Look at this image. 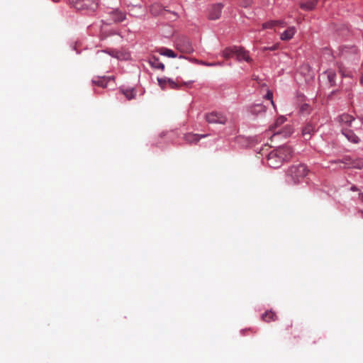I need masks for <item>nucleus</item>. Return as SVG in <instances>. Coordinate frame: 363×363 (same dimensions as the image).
Segmentation results:
<instances>
[{"label":"nucleus","mask_w":363,"mask_h":363,"mask_svg":"<svg viewBox=\"0 0 363 363\" xmlns=\"http://www.w3.org/2000/svg\"><path fill=\"white\" fill-rule=\"evenodd\" d=\"M292 149L286 145L280 146L272 150L267 157V164L272 168L280 167L284 162L289 160L292 157Z\"/></svg>","instance_id":"obj_1"},{"label":"nucleus","mask_w":363,"mask_h":363,"mask_svg":"<svg viewBox=\"0 0 363 363\" xmlns=\"http://www.w3.org/2000/svg\"><path fill=\"white\" fill-rule=\"evenodd\" d=\"M308 169L303 164L291 165L286 172V182L291 184H299L308 174Z\"/></svg>","instance_id":"obj_2"},{"label":"nucleus","mask_w":363,"mask_h":363,"mask_svg":"<svg viewBox=\"0 0 363 363\" xmlns=\"http://www.w3.org/2000/svg\"><path fill=\"white\" fill-rule=\"evenodd\" d=\"M331 164H337L340 168H363V159H352L350 156H345L341 160H333L330 162Z\"/></svg>","instance_id":"obj_3"},{"label":"nucleus","mask_w":363,"mask_h":363,"mask_svg":"<svg viewBox=\"0 0 363 363\" xmlns=\"http://www.w3.org/2000/svg\"><path fill=\"white\" fill-rule=\"evenodd\" d=\"M70 4L78 10H94L97 7L96 0H69Z\"/></svg>","instance_id":"obj_4"},{"label":"nucleus","mask_w":363,"mask_h":363,"mask_svg":"<svg viewBox=\"0 0 363 363\" xmlns=\"http://www.w3.org/2000/svg\"><path fill=\"white\" fill-rule=\"evenodd\" d=\"M205 118L209 123L225 124L227 122V117L223 113L216 111L206 114Z\"/></svg>","instance_id":"obj_5"},{"label":"nucleus","mask_w":363,"mask_h":363,"mask_svg":"<svg viewBox=\"0 0 363 363\" xmlns=\"http://www.w3.org/2000/svg\"><path fill=\"white\" fill-rule=\"evenodd\" d=\"M177 49L183 53H191L194 51L193 46L186 38H182L177 41Z\"/></svg>","instance_id":"obj_6"},{"label":"nucleus","mask_w":363,"mask_h":363,"mask_svg":"<svg viewBox=\"0 0 363 363\" xmlns=\"http://www.w3.org/2000/svg\"><path fill=\"white\" fill-rule=\"evenodd\" d=\"M223 4L218 3L213 4L208 10V18L211 20H217L220 17Z\"/></svg>","instance_id":"obj_7"},{"label":"nucleus","mask_w":363,"mask_h":363,"mask_svg":"<svg viewBox=\"0 0 363 363\" xmlns=\"http://www.w3.org/2000/svg\"><path fill=\"white\" fill-rule=\"evenodd\" d=\"M337 120L340 125L342 126V128L351 127L352 122L355 121L354 118L347 113L340 115Z\"/></svg>","instance_id":"obj_8"},{"label":"nucleus","mask_w":363,"mask_h":363,"mask_svg":"<svg viewBox=\"0 0 363 363\" xmlns=\"http://www.w3.org/2000/svg\"><path fill=\"white\" fill-rule=\"evenodd\" d=\"M234 52L238 60H243L247 62L252 61V58H250L248 55V51L245 50L243 48L235 46Z\"/></svg>","instance_id":"obj_9"},{"label":"nucleus","mask_w":363,"mask_h":363,"mask_svg":"<svg viewBox=\"0 0 363 363\" xmlns=\"http://www.w3.org/2000/svg\"><path fill=\"white\" fill-rule=\"evenodd\" d=\"M342 133L349 141L354 144H357L360 142L359 137L357 136L352 130L348 128H342Z\"/></svg>","instance_id":"obj_10"},{"label":"nucleus","mask_w":363,"mask_h":363,"mask_svg":"<svg viewBox=\"0 0 363 363\" xmlns=\"http://www.w3.org/2000/svg\"><path fill=\"white\" fill-rule=\"evenodd\" d=\"M111 20L114 23H118L125 19V13L118 10H114L109 13Z\"/></svg>","instance_id":"obj_11"},{"label":"nucleus","mask_w":363,"mask_h":363,"mask_svg":"<svg viewBox=\"0 0 363 363\" xmlns=\"http://www.w3.org/2000/svg\"><path fill=\"white\" fill-rule=\"evenodd\" d=\"M315 132V127L311 123H307L302 130V135L305 140L311 139Z\"/></svg>","instance_id":"obj_12"},{"label":"nucleus","mask_w":363,"mask_h":363,"mask_svg":"<svg viewBox=\"0 0 363 363\" xmlns=\"http://www.w3.org/2000/svg\"><path fill=\"white\" fill-rule=\"evenodd\" d=\"M317 4V0H303L300 3V7L305 11L313 10Z\"/></svg>","instance_id":"obj_13"},{"label":"nucleus","mask_w":363,"mask_h":363,"mask_svg":"<svg viewBox=\"0 0 363 363\" xmlns=\"http://www.w3.org/2000/svg\"><path fill=\"white\" fill-rule=\"evenodd\" d=\"M206 135H197L194 133H188L184 135V140L189 143H196L202 138H205Z\"/></svg>","instance_id":"obj_14"},{"label":"nucleus","mask_w":363,"mask_h":363,"mask_svg":"<svg viewBox=\"0 0 363 363\" xmlns=\"http://www.w3.org/2000/svg\"><path fill=\"white\" fill-rule=\"evenodd\" d=\"M296 33V28L294 27H289L281 35V39L282 40H289L291 39Z\"/></svg>","instance_id":"obj_15"},{"label":"nucleus","mask_w":363,"mask_h":363,"mask_svg":"<svg viewBox=\"0 0 363 363\" xmlns=\"http://www.w3.org/2000/svg\"><path fill=\"white\" fill-rule=\"evenodd\" d=\"M266 111V108L261 104H254L250 107V111L254 115H257L261 113H264Z\"/></svg>","instance_id":"obj_16"},{"label":"nucleus","mask_w":363,"mask_h":363,"mask_svg":"<svg viewBox=\"0 0 363 363\" xmlns=\"http://www.w3.org/2000/svg\"><path fill=\"white\" fill-rule=\"evenodd\" d=\"M150 11L151 13L154 16L162 15L163 13L167 12V11L164 10L162 6L159 4H152L150 6Z\"/></svg>","instance_id":"obj_17"},{"label":"nucleus","mask_w":363,"mask_h":363,"mask_svg":"<svg viewBox=\"0 0 363 363\" xmlns=\"http://www.w3.org/2000/svg\"><path fill=\"white\" fill-rule=\"evenodd\" d=\"M277 319V316L275 313L272 311H266L262 315V320L264 322L269 323L270 321H274Z\"/></svg>","instance_id":"obj_18"},{"label":"nucleus","mask_w":363,"mask_h":363,"mask_svg":"<svg viewBox=\"0 0 363 363\" xmlns=\"http://www.w3.org/2000/svg\"><path fill=\"white\" fill-rule=\"evenodd\" d=\"M150 64L151 65L152 67L153 68H155V69H161V70H164V65L163 63H162L160 60L156 57H152L150 59Z\"/></svg>","instance_id":"obj_19"},{"label":"nucleus","mask_w":363,"mask_h":363,"mask_svg":"<svg viewBox=\"0 0 363 363\" xmlns=\"http://www.w3.org/2000/svg\"><path fill=\"white\" fill-rule=\"evenodd\" d=\"M158 82L159 84L162 86V89H164V86L166 84H168L171 89H177L179 87L177 83L170 79H159Z\"/></svg>","instance_id":"obj_20"},{"label":"nucleus","mask_w":363,"mask_h":363,"mask_svg":"<svg viewBox=\"0 0 363 363\" xmlns=\"http://www.w3.org/2000/svg\"><path fill=\"white\" fill-rule=\"evenodd\" d=\"M292 133V129L290 126H286L282 130H278L274 134V137L282 135L284 138H287Z\"/></svg>","instance_id":"obj_21"},{"label":"nucleus","mask_w":363,"mask_h":363,"mask_svg":"<svg viewBox=\"0 0 363 363\" xmlns=\"http://www.w3.org/2000/svg\"><path fill=\"white\" fill-rule=\"evenodd\" d=\"M158 52H160V55L167 56L168 57H177V55L174 53V52L168 48H161L159 49Z\"/></svg>","instance_id":"obj_22"},{"label":"nucleus","mask_w":363,"mask_h":363,"mask_svg":"<svg viewBox=\"0 0 363 363\" xmlns=\"http://www.w3.org/2000/svg\"><path fill=\"white\" fill-rule=\"evenodd\" d=\"M327 77L329 81V83L331 86L335 85V77L336 74L333 71L327 72Z\"/></svg>","instance_id":"obj_23"},{"label":"nucleus","mask_w":363,"mask_h":363,"mask_svg":"<svg viewBox=\"0 0 363 363\" xmlns=\"http://www.w3.org/2000/svg\"><path fill=\"white\" fill-rule=\"evenodd\" d=\"M223 55L226 59L232 57L235 55L234 47L225 49Z\"/></svg>","instance_id":"obj_24"},{"label":"nucleus","mask_w":363,"mask_h":363,"mask_svg":"<svg viewBox=\"0 0 363 363\" xmlns=\"http://www.w3.org/2000/svg\"><path fill=\"white\" fill-rule=\"evenodd\" d=\"M286 121V118L284 116H279L275 121L274 126L272 127V129H274L275 128L283 124Z\"/></svg>","instance_id":"obj_25"},{"label":"nucleus","mask_w":363,"mask_h":363,"mask_svg":"<svg viewBox=\"0 0 363 363\" xmlns=\"http://www.w3.org/2000/svg\"><path fill=\"white\" fill-rule=\"evenodd\" d=\"M123 94L128 100H130L135 97V93L133 89H130L124 91Z\"/></svg>","instance_id":"obj_26"},{"label":"nucleus","mask_w":363,"mask_h":363,"mask_svg":"<svg viewBox=\"0 0 363 363\" xmlns=\"http://www.w3.org/2000/svg\"><path fill=\"white\" fill-rule=\"evenodd\" d=\"M265 99L270 100L272 105L275 107L274 101H273V94L271 91L268 90L267 94L264 96Z\"/></svg>","instance_id":"obj_27"},{"label":"nucleus","mask_w":363,"mask_h":363,"mask_svg":"<svg viewBox=\"0 0 363 363\" xmlns=\"http://www.w3.org/2000/svg\"><path fill=\"white\" fill-rule=\"evenodd\" d=\"M262 26H263V28H264V29L272 28L274 27V23L272 21H269V22L264 23Z\"/></svg>","instance_id":"obj_28"},{"label":"nucleus","mask_w":363,"mask_h":363,"mask_svg":"<svg viewBox=\"0 0 363 363\" xmlns=\"http://www.w3.org/2000/svg\"><path fill=\"white\" fill-rule=\"evenodd\" d=\"M201 64L203 65H206V66H216V65H221L219 62L218 63H216V62L208 63V62H203Z\"/></svg>","instance_id":"obj_29"},{"label":"nucleus","mask_w":363,"mask_h":363,"mask_svg":"<svg viewBox=\"0 0 363 363\" xmlns=\"http://www.w3.org/2000/svg\"><path fill=\"white\" fill-rule=\"evenodd\" d=\"M94 84H97L98 86H101L102 87H104L105 86V84L104 83V82L102 80H98V81H94L93 82Z\"/></svg>","instance_id":"obj_30"},{"label":"nucleus","mask_w":363,"mask_h":363,"mask_svg":"<svg viewBox=\"0 0 363 363\" xmlns=\"http://www.w3.org/2000/svg\"><path fill=\"white\" fill-rule=\"evenodd\" d=\"M274 23V27L277 26H282L284 24L283 21H272Z\"/></svg>","instance_id":"obj_31"},{"label":"nucleus","mask_w":363,"mask_h":363,"mask_svg":"<svg viewBox=\"0 0 363 363\" xmlns=\"http://www.w3.org/2000/svg\"><path fill=\"white\" fill-rule=\"evenodd\" d=\"M277 49V46L274 45L272 47H264L263 50H275Z\"/></svg>","instance_id":"obj_32"},{"label":"nucleus","mask_w":363,"mask_h":363,"mask_svg":"<svg viewBox=\"0 0 363 363\" xmlns=\"http://www.w3.org/2000/svg\"><path fill=\"white\" fill-rule=\"evenodd\" d=\"M357 130H362L363 129V118L360 122L359 126L356 128Z\"/></svg>","instance_id":"obj_33"},{"label":"nucleus","mask_w":363,"mask_h":363,"mask_svg":"<svg viewBox=\"0 0 363 363\" xmlns=\"http://www.w3.org/2000/svg\"><path fill=\"white\" fill-rule=\"evenodd\" d=\"M359 200L361 201V202L363 203V193H359V197H358Z\"/></svg>","instance_id":"obj_34"},{"label":"nucleus","mask_w":363,"mask_h":363,"mask_svg":"<svg viewBox=\"0 0 363 363\" xmlns=\"http://www.w3.org/2000/svg\"><path fill=\"white\" fill-rule=\"evenodd\" d=\"M340 72L341 73V74L345 77V76H347V74L345 73L344 70L342 69V67H340Z\"/></svg>","instance_id":"obj_35"},{"label":"nucleus","mask_w":363,"mask_h":363,"mask_svg":"<svg viewBox=\"0 0 363 363\" xmlns=\"http://www.w3.org/2000/svg\"><path fill=\"white\" fill-rule=\"evenodd\" d=\"M293 326V323L291 321H290L287 325H286V329L289 330L290 328H292Z\"/></svg>","instance_id":"obj_36"},{"label":"nucleus","mask_w":363,"mask_h":363,"mask_svg":"<svg viewBox=\"0 0 363 363\" xmlns=\"http://www.w3.org/2000/svg\"><path fill=\"white\" fill-rule=\"evenodd\" d=\"M352 191H357L358 189L357 188L356 186L353 185L352 186L351 189H350Z\"/></svg>","instance_id":"obj_37"},{"label":"nucleus","mask_w":363,"mask_h":363,"mask_svg":"<svg viewBox=\"0 0 363 363\" xmlns=\"http://www.w3.org/2000/svg\"><path fill=\"white\" fill-rule=\"evenodd\" d=\"M252 79H253L254 80L257 81V80H258V77H257V76H255V75H253V76H252Z\"/></svg>","instance_id":"obj_38"},{"label":"nucleus","mask_w":363,"mask_h":363,"mask_svg":"<svg viewBox=\"0 0 363 363\" xmlns=\"http://www.w3.org/2000/svg\"><path fill=\"white\" fill-rule=\"evenodd\" d=\"M359 213L361 214V217L363 218V210H359Z\"/></svg>","instance_id":"obj_39"},{"label":"nucleus","mask_w":363,"mask_h":363,"mask_svg":"<svg viewBox=\"0 0 363 363\" xmlns=\"http://www.w3.org/2000/svg\"><path fill=\"white\" fill-rule=\"evenodd\" d=\"M360 82H361V84L363 85V74H362V77H361Z\"/></svg>","instance_id":"obj_40"},{"label":"nucleus","mask_w":363,"mask_h":363,"mask_svg":"<svg viewBox=\"0 0 363 363\" xmlns=\"http://www.w3.org/2000/svg\"><path fill=\"white\" fill-rule=\"evenodd\" d=\"M174 18H177V14L175 13H172Z\"/></svg>","instance_id":"obj_41"}]
</instances>
